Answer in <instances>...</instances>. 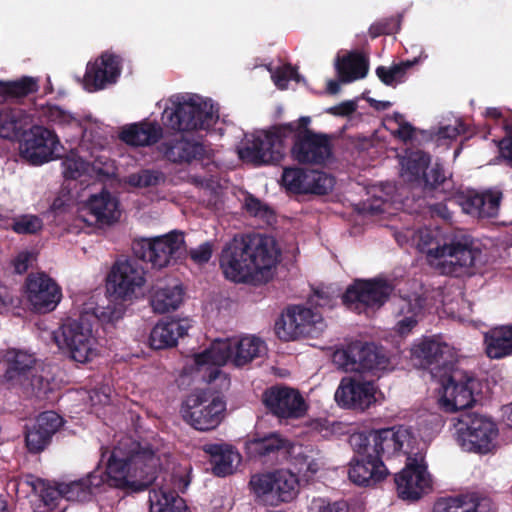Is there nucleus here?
I'll list each match as a JSON object with an SVG mask.
<instances>
[{
	"instance_id": "obj_33",
	"label": "nucleus",
	"mask_w": 512,
	"mask_h": 512,
	"mask_svg": "<svg viewBox=\"0 0 512 512\" xmlns=\"http://www.w3.org/2000/svg\"><path fill=\"white\" fill-rule=\"evenodd\" d=\"M335 69L341 82L350 83L367 75L369 62L363 54L353 51L338 57Z\"/></svg>"
},
{
	"instance_id": "obj_41",
	"label": "nucleus",
	"mask_w": 512,
	"mask_h": 512,
	"mask_svg": "<svg viewBox=\"0 0 512 512\" xmlns=\"http://www.w3.org/2000/svg\"><path fill=\"white\" fill-rule=\"evenodd\" d=\"M419 63V58L401 61L390 67L378 66L375 73L379 80L386 86H396L406 80L408 70Z\"/></svg>"
},
{
	"instance_id": "obj_32",
	"label": "nucleus",
	"mask_w": 512,
	"mask_h": 512,
	"mask_svg": "<svg viewBox=\"0 0 512 512\" xmlns=\"http://www.w3.org/2000/svg\"><path fill=\"white\" fill-rule=\"evenodd\" d=\"M485 352L491 359L512 355V325L491 328L484 334Z\"/></svg>"
},
{
	"instance_id": "obj_3",
	"label": "nucleus",
	"mask_w": 512,
	"mask_h": 512,
	"mask_svg": "<svg viewBox=\"0 0 512 512\" xmlns=\"http://www.w3.org/2000/svg\"><path fill=\"white\" fill-rule=\"evenodd\" d=\"M411 358L439 379L442 387L439 405L443 411L466 408L474 401L476 379L456 367L455 354L448 344L425 337L413 344Z\"/></svg>"
},
{
	"instance_id": "obj_11",
	"label": "nucleus",
	"mask_w": 512,
	"mask_h": 512,
	"mask_svg": "<svg viewBox=\"0 0 512 512\" xmlns=\"http://www.w3.org/2000/svg\"><path fill=\"white\" fill-rule=\"evenodd\" d=\"M427 255L439 259L438 264L444 268V272L458 274L460 273L458 269L475 267L480 261L482 251L473 246L470 236L460 233L455 234L443 245L437 244L435 247H430Z\"/></svg>"
},
{
	"instance_id": "obj_54",
	"label": "nucleus",
	"mask_w": 512,
	"mask_h": 512,
	"mask_svg": "<svg viewBox=\"0 0 512 512\" xmlns=\"http://www.w3.org/2000/svg\"><path fill=\"white\" fill-rule=\"evenodd\" d=\"M446 180L444 168L441 164L435 163L431 170L423 174L422 181L424 182L425 189H435Z\"/></svg>"
},
{
	"instance_id": "obj_10",
	"label": "nucleus",
	"mask_w": 512,
	"mask_h": 512,
	"mask_svg": "<svg viewBox=\"0 0 512 512\" xmlns=\"http://www.w3.org/2000/svg\"><path fill=\"white\" fill-rule=\"evenodd\" d=\"M251 490L270 505L288 503L299 493V479L290 470L277 469L255 474L250 479Z\"/></svg>"
},
{
	"instance_id": "obj_26",
	"label": "nucleus",
	"mask_w": 512,
	"mask_h": 512,
	"mask_svg": "<svg viewBox=\"0 0 512 512\" xmlns=\"http://www.w3.org/2000/svg\"><path fill=\"white\" fill-rule=\"evenodd\" d=\"M163 157L174 164H190L205 157V147L199 141L188 139L182 134L166 138L159 146Z\"/></svg>"
},
{
	"instance_id": "obj_50",
	"label": "nucleus",
	"mask_w": 512,
	"mask_h": 512,
	"mask_svg": "<svg viewBox=\"0 0 512 512\" xmlns=\"http://www.w3.org/2000/svg\"><path fill=\"white\" fill-rule=\"evenodd\" d=\"M33 488L35 491L39 492V496L42 502L50 509L56 508L58 501L64 498V489H62V483H59L54 487L49 483L38 479L36 483L33 484Z\"/></svg>"
},
{
	"instance_id": "obj_62",
	"label": "nucleus",
	"mask_w": 512,
	"mask_h": 512,
	"mask_svg": "<svg viewBox=\"0 0 512 512\" xmlns=\"http://www.w3.org/2000/svg\"><path fill=\"white\" fill-rule=\"evenodd\" d=\"M357 109V105L354 101H344L339 105L330 109V112L340 116H349L354 113Z\"/></svg>"
},
{
	"instance_id": "obj_12",
	"label": "nucleus",
	"mask_w": 512,
	"mask_h": 512,
	"mask_svg": "<svg viewBox=\"0 0 512 512\" xmlns=\"http://www.w3.org/2000/svg\"><path fill=\"white\" fill-rule=\"evenodd\" d=\"M333 363L345 372H376L387 369L389 358L374 344L352 342L332 355Z\"/></svg>"
},
{
	"instance_id": "obj_61",
	"label": "nucleus",
	"mask_w": 512,
	"mask_h": 512,
	"mask_svg": "<svg viewBox=\"0 0 512 512\" xmlns=\"http://www.w3.org/2000/svg\"><path fill=\"white\" fill-rule=\"evenodd\" d=\"M499 151L502 158L512 167V133L500 140Z\"/></svg>"
},
{
	"instance_id": "obj_20",
	"label": "nucleus",
	"mask_w": 512,
	"mask_h": 512,
	"mask_svg": "<svg viewBox=\"0 0 512 512\" xmlns=\"http://www.w3.org/2000/svg\"><path fill=\"white\" fill-rule=\"evenodd\" d=\"M354 453L349 463L348 477L355 485L372 487L389 475V471L380 457L364 450L354 451Z\"/></svg>"
},
{
	"instance_id": "obj_22",
	"label": "nucleus",
	"mask_w": 512,
	"mask_h": 512,
	"mask_svg": "<svg viewBox=\"0 0 512 512\" xmlns=\"http://www.w3.org/2000/svg\"><path fill=\"white\" fill-rule=\"evenodd\" d=\"M122 70V58L110 52H103L94 62H89L84 75L87 91L95 92L117 81Z\"/></svg>"
},
{
	"instance_id": "obj_37",
	"label": "nucleus",
	"mask_w": 512,
	"mask_h": 512,
	"mask_svg": "<svg viewBox=\"0 0 512 512\" xmlns=\"http://www.w3.org/2000/svg\"><path fill=\"white\" fill-rule=\"evenodd\" d=\"M234 366L243 367L266 350L265 343L258 337L233 338Z\"/></svg>"
},
{
	"instance_id": "obj_16",
	"label": "nucleus",
	"mask_w": 512,
	"mask_h": 512,
	"mask_svg": "<svg viewBox=\"0 0 512 512\" xmlns=\"http://www.w3.org/2000/svg\"><path fill=\"white\" fill-rule=\"evenodd\" d=\"M62 344L70 358L78 363H86L93 355L94 338L88 314H81L78 319H68L61 325ZM61 346V342L59 341Z\"/></svg>"
},
{
	"instance_id": "obj_39",
	"label": "nucleus",
	"mask_w": 512,
	"mask_h": 512,
	"mask_svg": "<svg viewBox=\"0 0 512 512\" xmlns=\"http://www.w3.org/2000/svg\"><path fill=\"white\" fill-rule=\"evenodd\" d=\"M430 155L424 151L411 152L402 161V177L408 182H421L430 164Z\"/></svg>"
},
{
	"instance_id": "obj_38",
	"label": "nucleus",
	"mask_w": 512,
	"mask_h": 512,
	"mask_svg": "<svg viewBox=\"0 0 512 512\" xmlns=\"http://www.w3.org/2000/svg\"><path fill=\"white\" fill-rule=\"evenodd\" d=\"M184 291L180 285L157 288L151 296V306L157 313L176 310L183 300Z\"/></svg>"
},
{
	"instance_id": "obj_48",
	"label": "nucleus",
	"mask_w": 512,
	"mask_h": 512,
	"mask_svg": "<svg viewBox=\"0 0 512 512\" xmlns=\"http://www.w3.org/2000/svg\"><path fill=\"white\" fill-rule=\"evenodd\" d=\"M308 180L305 194L325 195L330 192L334 186V178L318 170H309Z\"/></svg>"
},
{
	"instance_id": "obj_14",
	"label": "nucleus",
	"mask_w": 512,
	"mask_h": 512,
	"mask_svg": "<svg viewBox=\"0 0 512 512\" xmlns=\"http://www.w3.org/2000/svg\"><path fill=\"white\" fill-rule=\"evenodd\" d=\"M322 315L302 305L289 306L275 323V333L280 340L291 341L311 337L322 324Z\"/></svg>"
},
{
	"instance_id": "obj_55",
	"label": "nucleus",
	"mask_w": 512,
	"mask_h": 512,
	"mask_svg": "<svg viewBox=\"0 0 512 512\" xmlns=\"http://www.w3.org/2000/svg\"><path fill=\"white\" fill-rule=\"evenodd\" d=\"M93 315L103 324L114 323L122 318V310L111 306H97L93 310Z\"/></svg>"
},
{
	"instance_id": "obj_53",
	"label": "nucleus",
	"mask_w": 512,
	"mask_h": 512,
	"mask_svg": "<svg viewBox=\"0 0 512 512\" xmlns=\"http://www.w3.org/2000/svg\"><path fill=\"white\" fill-rule=\"evenodd\" d=\"M308 303L315 307L331 309L336 303V297L329 291V288H318L309 297Z\"/></svg>"
},
{
	"instance_id": "obj_29",
	"label": "nucleus",
	"mask_w": 512,
	"mask_h": 512,
	"mask_svg": "<svg viewBox=\"0 0 512 512\" xmlns=\"http://www.w3.org/2000/svg\"><path fill=\"white\" fill-rule=\"evenodd\" d=\"M188 325L180 320H160L151 330L149 343L155 350L173 347L187 333Z\"/></svg>"
},
{
	"instance_id": "obj_49",
	"label": "nucleus",
	"mask_w": 512,
	"mask_h": 512,
	"mask_svg": "<svg viewBox=\"0 0 512 512\" xmlns=\"http://www.w3.org/2000/svg\"><path fill=\"white\" fill-rule=\"evenodd\" d=\"M163 172L153 169H142L139 172L132 173L127 177V183L137 188H148L159 185L164 182Z\"/></svg>"
},
{
	"instance_id": "obj_6",
	"label": "nucleus",
	"mask_w": 512,
	"mask_h": 512,
	"mask_svg": "<svg viewBox=\"0 0 512 512\" xmlns=\"http://www.w3.org/2000/svg\"><path fill=\"white\" fill-rule=\"evenodd\" d=\"M474 402L475 400L471 404ZM471 406L469 405L468 408ZM466 409L467 407L457 409L462 412L452 418L457 441L469 451L488 453L494 446L498 428L490 418Z\"/></svg>"
},
{
	"instance_id": "obj_64",
	"label": "nucleus",
	"mask_w": 512,
	"mask_h": 512,
	"mask_svg": "<svg viewBox=\"0 0 512 512\" xmlns=\"http://www.w3.org/2000/svg\"><path fill=\"white\" fill-rule=\"evenodd\" d=\"M93 169L101 175L110 176L114 173V167L110 160L101 162L100 158L96 159L93 163Z\"/></svg>"
},
{
	"instance_id": "obj_7",
	"label": "nucleus",
	"mask_w": 512,
	"mask_h": 512,
	"mask_svg": "<svg viewBox=\"0 0 512 512\" xmlns=\"http://www.w3.org/2000/svg\"><path fill=\"white\" fill-rule=\"evenodd\" d=\"M171 103L172 107L165 108L162 119L168 128L178 132L208 130L218 118L212 105L199 97Z\"/></svg>"
},
{
	"instance_id": "obj_30",
	"label": "nucleus",
	"mask_w": 512,
	"mask_h": 512,
	"mask_svg": "<svg viewBox=\"0 0 512 512\" xmlns=\"http://www.w3.org/2000/svg\"><path fill=\"white\" fill-rule=\"evenodd\" d=\"M210 456L212 471L218 477H225L234 472L235 463L241 459L240 454L228 444H206L203 448Z\"/></svg>"
},
{
	"instance_id": "obj_1",
	"label": "nucleus",
	"mask_w": 512,
	"mask_h": 512,
	"mask_svg": "<svg viewBox=\"0 0 512 512\" xmlns=\"http://www.w3.org/2000/svg\"><path fill=\"white\" fill-rule=\"evenodd\" d=\"M159 458L149 443L122 438L111 450L103 470L99 466L85 477L62 483L68 501H88L104 485L125 494L147 490L156 480Z\"/></svg>"
},
{
	"instance_id": "obj_15",
	"label": "nucleus",
	"mask_w": 512,
	"mask_h": 512,
	"mask_svg": "<svg viewBox=\"0 0 512 512\" xmlns=\"http://www.w3.org/2000/svg\"><path fill=\"white\" fill-rule=\"evenodd\" d=\"M145 283L144 269L136 259L118 260L107 277V291L115 300L131 301Z\"/></svg>"
},
{
	"instance_id": "obj_2",
	"label": "nucleus",
	"mask_w": 512,
	"mask_h": 512,
	"mask_svg": "<svg viewBox=\"0 0 512 512\" xmlns=\"http://www.w3.org/2000/svg\"><path fill=\"white\" fill-rule=\"evenodd\" d=\"M311 118L276 124L253 136L239 154L243 160L260 166L279 163L285 156L287 143L293 141L291 156L301 164L322 165L332 156L331 136L309 128Z\"/></svg>"
},
{
	"instance_id": "obj_5",
	"label": "nucleus",
	"mask_w": 512,
	"mask_h": 512,
	"mask_svg": "<svg viewBox=\"0 0 512 512\" xmlns=\"http://www.w3.org/2000/svg\"><path fill=\"white\" fill-rule=\"evenodd\" d=\"M414 441L415 437L412 432L404 426L358 432L349 438L353 451H370L381 460L384 456L389 457L400 452L408 455L409 448Z\"/></svg>"
},
{
	"instance_id": "obj_8",
	"label": "nucleus",
	"mask_w": 512,
	"mask_h": 512,
	"mask_svg": "<svg viewBox=\"0 0 512 512\" xmlns=\"http://www.w3.org/2000/svg\"><path fill=\"white\" fill-rule=\"evenodd\" d=\"M132 250L137 260L162 269L182 258L185 253L184 236L182 232L171 231L162 236L143 238L133 243Z\"/></svg>"
},
{
	"instance_id": "obj_25",
	"label": "nucleus",
	"mask_w": 512,
	"mask_h": 512,
	"mask_svg": "<svg viewBox=\"0 0 512 512\" xmlns=\"http://www.w3.org/2000/svg\"><path fill=\"white\" fill-rule=\"evenodd\" d=\"M335 400L343 408L364 411L376 401L374 384L344 378L335 392Z\"/></svg>"
},
{
	"instance_id": "obj_45",
	"label": "nucleus",
	"mask_w": 512,
	"mask_h": 512,
	"mask_svg": "<svg viewBox=\"0 0 512 512\" xmlns=\"http://www.w3.org/2000/svg\"><path fill=\"white\" fill-rule=\"evenodd\" d=\"M308 171L299 167H288L282 173V185L294 194H305L308 185Z\"/></svg>"
},
{
	"instance_id": "obj_59",
	"label": "nucleus",
	"mask_w": 512,
	"mask_h": 512,
	"mask_svg": "<svg viewBox=\"0 0 512 512\" xmlns=\"http://www.w3.org/2000/svg\"><path fill=\"white\" fill-rule=\"evenodd\" d=\"M318 512H349V505L345 500L339 501H320L317 506Z\"/></svg>"
},
{
	"instance_id": "obj_24",
	"label": "nucleus",
	"mask_w": 512,
	"mask_h": 512,
	"mask_svg": "<svg viewBox=\"0 0 512 512\" xmlns=\"http://www.w3.org/2000/svg\"><path fill=\"white\" fill-rule=\"evenodd\" d=\"M502 198V192L497 190H486L481 193L468 190L459 195L457 201L466 214L479 219H491L498 216Z\"/></svg>"
},
{
	"instance_id": "obj_4",
	"label": "nucleus",
	"mask_w": 512,
	"mask_h": 512,
	"mask_svg": "<svg viewBox=\"0 0 512 512\" xmlns=\"http://www.w3.org/2000/svg\"><path fill=\"white\" fill-rule=\"evenodd\" d=\"M280 250L273 237L259 233L234 236L222 248L219 267L234 283H249L275 268Z\"/></svg>"
},
{
	"instance_id": "obj_23",
	"label": "nucleus",
	"mask_w": 512,
	"mask_h": 512,
	"mask_svg": "<svg viewBox=\"0 0 512 512\" xmlns=\"http://www.w3.org/2000/svg\"><path fill=\"white\" fill-rule=\"evenodd\" d=\"M62 425V417L54 411H45L39 414L32 424L25 426L27 450L32 454L44 451Z\"/></svg>"
},
{
	"instance_id": "obj_34",
	"label": "nucleus",
	"mask_w": 512,
	"mask_h": 512,
	"mask_svg": "<svg viewBox=\"0 0 512 512\" xmlns=\"http://www.w3.org/2000/svg\"><path fill=\"white\" fill-rule=\"evenodd\" d=\"M119 202L107 190L92 195L87 201V207L96 220L101 223L110 224L120 217L118 209Z\"/></svg>"
},
{
	"instance_id": "obj_28",
	"label": "nucleus",
	"mask_w": 512,
	"mask_h": 512,
	"mask_svg": "<svg viewBox=\"0 0 512 512\" xmlns=\"http://www.w3.org/2000/svg\"><path fill=\"white\" fill-rule=\"evenodd\" d=\"M162 135L163 130L157 122L142 121L123 128L119 138L127 145L138 147L154 145Z\"/></svg>"
},
{
	"instance_id": "obj_27",
	"label": "nucleus",
	"mask_w": 512,
	"mask_h": 512,
	"mask_svg": "<svg viewBox=\"0 0 512 512\" xmlns=\"http://www.w3.org/2000/svg\"><path fill=\"white\" fill-rule=\"evenodd\" d=\"M5 362L7 364L6 371L3 375V382L16 385L23 384V382L33 377L31 385L35 387V381L42 380V377L36 378L32 372L35 368L36 358L33 354L25 351L11 349L5 355Z\"/></svg>"
},
{
	"instance_id": "obj_18",
	"label": "nucleus",
	"mask_w": 512,
	"mask_h": 512,
	"mask_svg": "<svg viewBox=\"0 0 512 512\" xmlns=\"http://www.w3.org/2000/svg\"><path fill=\"white\" fill-rule=\"evenodd\" d=\"M267 410L280 419H298L306 412V404L300 392L283 385L267 388L262 394Z\"/></svg>"
},
{
	"instance_id": "obj_44",
	"label": "nucleus",
	"mask_w": 512,
	"mask_h": 512,
	"mask_svg": "<svg viewBox=\"0 0 512 512\" xmlns=\"http://www.w3.org/2000/svg\"><path fill=\"white\" fill-rule=\"evenodd\" d=\"M3 225H7V229H12L16 234L34 235L43 228L42 219L33 214H23L11 219L6 218L2 221Z\"/></svg>"
},
{
	"instance_id": "obj_43",
	"label": "nucleus",
	"mask_w": 512,
	"mask_h": 512,
	"mask_svg": "<svg viewBox=\"0 0 512 512\" xmlns=\"http://www.w3.org/2000/svg\"><path fill=\"white\" fill-rule=\"evenodd\" d=\"M23 111L16 108H0V138H16L21 130Z\"/></svg>"
},
{
	"instance_id": "obj_63",
	"label": "nucleus",
	"mask_w": 512,
	"mask_h": 512,
	"mask_svg": "<svg viewBox=\"0 0 512 512\" xmlns=\"http://www.w3.org/2000/svg\"><path fill=\"white\" fill-rule=\"evenodd\" d=\"M415 128L408 122L400 123L399 128L395 132V135L403 142L412 140L414 136Z\"/></svg>"
},
{
	"instance_id": "obj_42",
	"label": "nucleus",
	"mask_w": 512,
	"mask_h": 512,
	"mask_svg": "<svg viewBox=\"0 0 512 512\" xmlns=\"http://www.w3.org/2000/svg\"><path fill=\"white\" fill-rule=\"evenodd\" d=\"M38 82L35 78L23 76L16 81L0 82V95L7 98H22L37 92Z\"/></svg>"
},
{
	"instance_id": "obj_31",
	"label": "nucleus",
	"mask_w": 512,
	"mask_h": 512,
	"mask_svg": "<svg viewBox=\"0 0 512 512\" xmlns=\"http://www.w3.org/2000/svg\"><path fill=\"white\" fill-rule=\"evenodd\" d=\"M425 305V298L418 294L401 297L398 303V315L403 316L396 325L395 332L400 336L408 335L417 325L419 316L422 314Z\"/></svg>"
},
{
	"instance_id": "obj_9",
	"label": "nucleus",
	"mask_w": 512,
	"mask_h": 512,
	"mask_svg": "<svg viewBox=\"0 0 512 512\" xmlns=\"http://www.w3.org/2000/svg\"><path fill=\"white\" fill-rule=\"evenodd\" d=\"M226 410L225 401L211 397L205 391L190 394L181 406L183 420L198 431H210L219 426Z\"/></svg>"
},
{
	"instance_id": "obj_52",
	"label": "nucleus",
	"mask_w": 512,
	"mask_h": 512,
	"mask_svg": "<svg viewBox=\"0 0 512 512\" xmlns=\"http://www.w3.org/2000/svg\"><path fill=\"white\" fill-rule=\"evenodd\" d=\"M65 179L76 180L85 172V162L81 158L67 157L62 162Z\"/></svg>"
},
{
	"instance_id": "obj_17",
	"label": "nucleus",
	"mask_w": 512,
	"mask_h": 512,
	"mask_svg": "<svg viewBox=\"0 0 512 512\" xmlns=\"http://www.w3.org/2000/svg\"><path fill=\"white\" fill-rule=\"evenodd\" d=\"M59 145V138L53 130L34 125L23 134L20 153L29 163L41 165L53 158Z\"/></svg>"
},
{
	"instance_id": "obj_47",
	"label": "nucleus",
	"mask_w": 512,
	"mask_h": 512,
	"mask_svg": "<svg viewBox=\"0 0 512 512\" xmlns=\"http://www.w3.org/2000/svg\"><path fill=\"white\" fill-rule=\"evenodd\" d=\"M39 117L47 123L58 126H67L76 121L75 116L71 112L50 103L41 106Z\"/></svg>"
},
{
	"instance_id": "obj_13",
	"label": "nucleus",
	"mask_w": 512,
	"mask_h": 512,
	"mask_svg": "<svg viewBox=\"0 0 512 512\" xmlns=\"http://www.w3.org/2000/svg\"><path fill=\"white\" fill-rule=\"evenodd\" d=\"M393 290V286L384 279H356L346 288L341 299L347 308L362 313L368 309H380Z\"/></svg>"
},
{
	"instance_id": "obj_56",
	"label": "nucleus",
	"mask_w": 512,
	"mask_h": 512,
	"mask_svg": "<svg viewBox=\"0 0 512 512\" xmlns=\"http://www.w3.org/2000/svg\"><path fill=\"white\" fill-rule=\"evenodd\" d=\"M213 248L210 242H205L197 248L191 249L189 252L190 258L199 265L208 263L212 257Z\"/></svg>"
},
{
	"instance_id": "obj_36",
	"label": "nucleus",
	"mask_w": 512,
	"mask_h": 512,
	"mask_svg": "<svg viewBox=\"0 0 512 512\" xmlns=\"http://www.w3.org/2000/svg\"><path fill=\"white\" fill-rule=\"evenodd\" d=\"M150 512H191L186 501L169 488L149 491Z\"/></svg>"
},
{
	"instance_id": "obj_19",
	"label": "nucleus",
	"mask_w": 512,
	"mask_h": 512,
	"mask_svg": "<svg viewBox=\"0 0 512 512\" xmlns=\"http://www.w3.org/2000/svg\"><path fill=\"white\" fill-rule=\"evenodd\" d=\"M398 496L403 500H418L430 488V477L423 459L408 456L405 467L394 478Z\"/></svg>"
},
{
	"instance_id": "obj_46",
	"label": "nucleus",
	"mask_w": 512,
	"mask_h": 512,
	"mask_svg": "<svg viewBox=\"0 0 512 512\" xmlns=\"http://www.w3.org/2000/svg\"><path fill=\"white\" fill-rule=\"evenodd\" d=\"M473 501L469 495H459L438 499L433 507V512H474Z\"/></svg>"
},
{
	"instance_id": "obj_51",
	"label": "nucleus",
	"mask_w": 512,
	"mask_h": 512,
	"mask_svg": "<svg viewBox=\"0 0 512 512\" xmlns=\"http://www.w3.org/2000/svg\"><path fill=\"white\" fill-rule=\"evenodd\" d=\"M244 207L251 216L258 217L267 222H270V220H272L275 215L273 209L270 206L251 194L245 198Z\"/></svg>"
},
{
	"instance_id": "obj_57",
	"label": "nucleus",
	"mask_w": 512,
	"mask_h": 512,
	"mask_svg": "<svg viewBox=\"0 0 512 512\" xmlns=\"http://www.w3.org/2000/svg\"><path fill=\"white\" fill-rule=\"evenodd\" d=\"M467 132L466 125L461 121L457 120L455 125H447L440 127L438 131L439 138L444 139H456L459 135Z\"/></svg>"
},
{
	"instance_id": "obj_21",
	"label": "nucleus",
	"mask_w": 512,
	"mask_h": 512,
	"mask_svg": "<svg viewBox=\"0 0 512 512\" xmlns=\"http://www.w3.org/2000/svg\"><path fill=\"white\" fill-rule=\"evenodd\" d=\"M25 291L29 302L40 313L52 311L62 296L60 287L45 273L29 274Z\"/></svg>"
},
{
	"instance_id": "obj_60",
	"label": "nucleus",
	"mask_w": 512,
	"mask_h": 512,
	"mask_svg": "<svg viewBox=\"0 0 512 512\" xmlns=\"http://www.w3.org/2000/svg\"><path fill=\"white\" fill-rule=\"evenodd\" d=\"M32 254L24 251L19 253L13 261L14 270L18 274L27 272L30 267Z\"/></svg>"
},
{
	"instance_id": "obj_35",
	"label": "nucleus",
	"mask_w": 512,
	"mask_h": 512,
	"mask_svg": "<svg viewBox=\"0 0 512 512\" xmlns=\"http://www.w3.org/2000/svg\"><path fill=\"white\" fill-rule=\"evenodd\" d=\"M228 362L234 365L233 338L216 339L208 349L195 355V363L198 366L212 365L221 367Z\"/></svg>"
},
{
	"instance_id": "obj_58",
	"label": "nucleus",
	"mask_w": 512,
	"mask_h": 512,
	"mask_svg": "<svg viewBox=\"0 0 512 512\" xmlns=\"http://www.w3.org/2000/svg\"><path fill=\"white\" fill-rule=\"evenodd\" d=\"M469 499L473 501L475 506L474 512H496V506L489 497L471 494Z\"/></svg>"
},
{
	"instance_id": "obj_40",
	"label": "nucleus",
	"mask_w": 512,
	"mask_h": 512,
	"mask_svg": "<svg viewBox=\"0 0 512 512\" xmlns=\"http://www.w3.org/2000/svg\"><path fill=\"white\" fill-rule=\"evenodd\" d=\"M289 446V440L277 433H270L262 438H255L249 443L251 452L259 457L274 455L280 450H287Z\"/></svg>"
}]
</instances>
